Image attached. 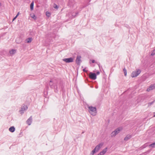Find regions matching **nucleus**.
Instances as JSON below:
<instances>
[{
	"instance_id": "obj_14",
	"label": "nucleus",
	"mask_w": 155,
	"mask_h": 155,
	"mask_svg": "<svg viewBox=\"0 0 155 155\" xmlns=\"http://www.w3.org/2000/svg\"><path fill=\"white\" fill-rule=\"evenodd\" d=\"M34 6V2H33L31 3L30 5V9L31 10H32L33 9Z\"/></svg>"
},
{
	"instance_id": "obj_27",
	"label": "nucleus",
	"mask_w": 155,
	"mask_h": 155,
	"mask_svg": "<svg viewBox=\"0 0 155 155\" xmlns=\"http://www.w3.org/2000/svg\"><path fill=\"white\" fill-rule=\"evenodd\" d=\"M99 73H100L99 72H97V74H99Z\"/></svg>"
},
{
	"instance_id": "obj_1",
	"label": "nucleus",
	"mask_w": 155,
	"mask_h": 155,
	"mask_svg": "<svg viewBox=\"0 0 155 155\" xmlns=\"http://www.w3.org/2000/svg\"><path fill=\"white\" fill-rule=\"evenodd\" d=\"M103 145V143H100L98 144L92 151L91 154L92 155H93L96 152H98V150L102 147Z\"/></svg>"
},
{
	"instance_id": "obj_26",
	"label": "nucleus",
	"mask_w": 155,
	"mask_h": 155,
	"mask_svg": "<svg viewBox=\"0 0 155 155\" xmlns=\"http://www.w3.org/2000/svg\"><path fill=\"white\" fill-rule=\"evenodd\" d=\"M83 71H84V72H87V71L85 69H83Z\"/></svg>"
},
{
	"instance_id": "obj_21",
	"label": "nucleus",
	"mask_w": 155,
	"mask_h": 155,
	"mask_svg": "<svg viewBox=\"0 0 155 155\" xmlns=\"http://www.w3.org/2000/svg\"><path fill=\"white\" fill-rule=\"evenodd\" d=\"M154 54H155V50H153L151 54V55L152 56L154 55Z\"/></svg>"
},
{
	"instance_id": "obj_8",
	"label": "nucleus",
	"mask_w": 155,
	"mask_h": 155,
	"mask_svg": "<svg viewBox=\"0 0 155 155\" xmlns=\"http://www.w3.org/2000/svg\"><path fill=\"white\" fill-rule=\"evenodd\" d=\"M155 88V86L154 85H151L147 89V91H150Z\"/></svg>"
},
{
	"instance_id": "obj_10",
	"label": "nucleus",
	"mask_w": 155,
	"mask_h": 155,
	"mask_svg": "<svg viewBox=\"0 0 155 155\" xmlns=\"http://www.w3.org/2000/svg\"><path fill=\"white\" fill-rule=\"evenodd\" d=\"M15 128L14 127H11L9 128V130L10 132H13L15 131Z\"/></svg>"
},
{
	"instance_id": "obj_13",
	"label": "nucleus",
	"mask_w": 155,
	"mask_h": 155,
	"mask_svg": "<svg viewBox=\"0 0 155 155\" xmlns=\"http://www.w3.org/2000/svg\"><path fill=\"white\" fill-rule=\"evenodd\" d=\"M30 16L31 17L35 19H36V17L35 16V14L33 13L31 14H30Z\"/></svg>"
},
{
	"instance_id": "obj_15",
	"label": "nucleus",
	"mask_w": 155,
	"mask_h": 155,
	"mask_svg": "<svg viewBox=\"0 0 155 155\" xmlns=\"http://www.w3.org/2000/svg\"><path fill=\"white\" fill-rule=\"evenodd\" d=\"M32 38H29L28 39H26V41L27 43H30L32 41Z\"/></svg>"
},
{
	"instance_id": "obj_23",
	"label": "nucleus",
	"mask_w": 155,
	"mask_h": 155,
	"mask_svg": "<svg viewBox=\"0 0 155 155\" xmlns=\"http://www.w3.org/2000/svg\"><path fill=\"white\" fill-rule=\"evenodd\" d=\"M17 17V16H16L13 19V21L15 20L16 18Z\"/></svg>"
},
{
	"instance_id": "obj_6",
	"label": "nucleus",
	"mask_w": 155,
	"mask_h": 155,
	"mask_svg": "<svg viewBox=\"0 0 155 155\" xmlns=\"http://www.w3.org/2000/svg\"><path fill=\"white\" fill-rule=\"evenodd\" d=\"M74 59L70 58H65L63 59V61L66 63H69L72 62L73 61Z\"/></svg>"
},
{
	"instance_id": "obj_22",
	"label": "nucleus",
	"mask_w": 155,
	"mask_h": 155,
	"mask_svg": "<svg viewBox=\"0 0 155 155\" xmlns=\"http://www.w3.org/2000/svg\"><path fill=\"white\" fill-rule=\"evenodd\" d=\"M54 7L56 8V9H58V6L55 4H54Z\"/></svg>"
},
{
	"instance_id": "obj_3",
	"label": "nucleus",
	"mask_w": 155,
	"mask_h": 155,
	"mask_svg": "<svg viewBox=\"0 0 155 155\" xmlns=\"http://www.w3.org/2000/svg\"><path fill=\"white\" fill-rule=\"evenodd\" d=\"M89 109V112L91 114L93 115H95L97 113L96 109L95 107H93L91 106H89L88 107Z\"/></svg>"
},
{
	"instance_id": "obj_24",
	"label": "nucleus",
	"mask_w": 155,
	"mask_h": 155,
	"mask_svg": "<svg viewBox=\"0 0 155 155\" xmlns=\"http://www.w3.org/2000/svg\"><path fill=\"white\" fill-rule=\"evenodd\" d=\"M91 61H92V63H94L95 62V60H92Z\"/></svg>"
},
{
	"instance_id": "obj_17",
	"label": "nucleus",
	"mask_w": 155,
	"mask_h": 155,
	"mask_svg": "<svg viewBox=\"0 0 155 155\" xmlns=\"http://www.w3.org/2000/svg\"><path fill=\"white\" fill-rule=\"evenodd\" d=\"M149 147L152 148H153L155 147V142L154 143L150 145H149Z\"/></svg>"
},
{
	"instance_id": "obj_5",
	"label": "nucleus",
	"mask_w": 155,
	"mask_h": 155,
	"mask_svg": "<svg viewBox=\"0 0 155 155\" xmlns=\"http://www.w3.org/2000/svg\"><path fill=\"white\" fill-rule=\"evenodd\" d=\"M89 78L93 80H95L96 79V75L95 73L90 72L89 74Z\"/></svg>"
},
{
	"instance_id": "obj_11",
	"label": "nucleus",
	"mask_w": 155,
	"mask_h": 155,
	"mask_svg": "<svg viewBox=\"0 0 155 155\" xmlns=\"http://www.w3.org/2000/svg\"><path fill=\"white\" fill-rule=\"evenodd\" d=\"M28 108V107L26 105H24L21 108V110L20 111H24L27 109Z\"/></svg>"
},
{
	"instance_id": "obj_2",
	"label": "nucleus",
	"mask_w": 155,
	"mask_h": 155,
	"mask_svg": "<svg viewBox=\"0 0 155 155\" xmlns=\"http://www.w3.org/2000/svg\"><path fill=\"white\" fill-rule=\"evenodd\" d=\"M123 129L122 127H119L116 129L114 131H113L111 134V136L112 137H114L116 135L118 134L120 131Z\"/></svg>"
},
{
	"instance_id": "obj_7",
	"label": "nucleus",
	"mask_w": 155,
	"mask_h": 155,
	"mask_svg": "<svg viewBox=\"0 0 155 155\" xmlns=\"http://www.w3.org/2000/svg\"><path fill=\"white\" fill-rule=\"evenodd\" d=\"M107 151V148H106L104 149L101 151L98 155H104Z\"/></svg>"
},
{
	"instance_id": "obj_16",
	"label": "nucleus",
	"mask_w": 155,
	"mask_h": 155,
	"mask_svg": "<svg viewBox=\"0 0 155 155\" xmlns=\"http://www.w3.org/2000/svg\"><path fill=\"white\" fill-rule=\"evenodd\" d=\"M16 52V50L12 49L10 51V53L11 54H13Z\"/></svg>"
},
{
	"instance_id": "obj_25",
	"label": "nucleus",
	"mask_w": 155,
	"mask_h": 155,
	"mask_svg": "<svg viewBox=\"0 0 155 155\" xmlns=\"http://www.w3.org/2000/svg\"><path fill=\"white\" fill-rule=\"evenodd\" d=\"M19 14H20V13H19V12L18 13V14H17V15H16V16H17L18 17V16L19 15Z\"/></svg>"
},
{
	"instance_id": "obj_9",
	"label": "nucleus",
	"mask_w": 155,
	"mask_h": 155,
	"mask_svg": "<svg viewBox=\"0 0 155 155\" xmlns=\"http://www.w3.org/2000/svg\"><path fill=\"white\" fill-rule=\"evenodd\" d=\"M81 57L80 56H78L77 57L76 59V62L78 63L79 64L81 61Z\"/></svg>"
},
{
	"instance_id": "obj_18",
	"label": "nucleus",
	"mask_w": 155,
	"mask_h": 155,
	"mask_svg": "<svg viewBox=\"0 0 155 155\" xmlns=\"http://www.w3.org/2000/svg\"><path fill=\"white\" fill-rule=\"evenodd\" d=\"M131 137V136H126L124 139V140H127L128 139H130V138Z\"/></svg>"
},
{
	"instance_id": "obj_20",
	"label": "nucleus",
	"mask_w": 155,
	"mask_h": 155,
	"mask_svg": "<svg viewBox=\"0 0 155 155\" xmlns=\"http://www.w3.org/2000/svg\"><path fill=\"white\" fill-rule=\"evenodd\" d=\"M46 15L47 16L49 17L50 16L51 14L49 12H47L46 13Z\"/></svg>"
},
{
	"instance_id": "obj_4",
	"label": "nucleus",
	"mask_w": 155,
	"mask_h": 155,
	"mask_svg": "<svg viewBox=\"0 0 155 155\" xmlns=\"http://www.w3.org/2000/svg\"><path fill=\"white\" fill-rule=\"evenodd\" d=\"M141 71L139 69L137 70V71L132 72L131 74V77L132 78L136 77L139 75Z\"/></svg>"
},
{
	"instance_id": "obj_19",
	"label": "nucleus",
	"mask_w": 155,
	"mask_h": 155,
	"mask_svg": "<svg viewBox=\"0 0 155 155\" xmlns=\"http://www.w3.org/2000/svg\"><path fill=\"white\" fill-rule=\"evenodd\" d=\"M123 71H124L125 76H126L127 74V72L126 70V69L125 68H124V69Z\"/></svg>"
},
{
	"instance_id": "obj_12",
	"label": "nucleus",
	"mask_w": 155,
	"mask_h": 155,
	"mask_svg": "<svg viewBox=\"0 0 155 155\" xmlns=\"http://www.w3.org/2000/svg\"><path fill=\"white\" fill-rule=\"evenodd\" d=\"M27 123L28 125H30L31 123V118H30L27 121Z\"/></svg>"
}]
</instances>
